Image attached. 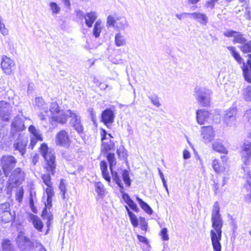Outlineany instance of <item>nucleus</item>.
<instances>
[{
    "mask_svg": "<svg viewBox=\"0 0 251 251\" xmlns=\"http://www.w3.org/2000/svg\"><path fill=\"white\" fill-rule=\"evenodd\" d=\"M110 171L113 181H115L117 184L122 182V181L117 172L115 171H114L113 169L110 170Z\"/></svg>",
    "mask_w": 251,
    "mask_h": 251,
    "instance_id": "de8ad7c7",
    "label": "nucleus"
},
{
    "mask_svg": "<svg viewBox=\"0 0 251 251\" xmlns=\"http://www.w3.org/2000/svg\"><path fill=\"white\" fill-rule=\"evenodd\" d=\"M98 17L97 14L95 11H90L85 14V23L88 27H91Z\"/></svg>",
    "mask_w": 251,
    "mask_h": 251,
    "instance_id": "5701e85b",
    "label": "nucleus"
},
{
    "mask_svg": "<svg viewBox=\"0 0 251 251\" xmlns=\"http://www.w3.org/2000/svg\"><path fill=\"white\" fill-rule=\"evenodd\" d=\"M0 33L4 36L7 35L8 34V30L5 28L4 24L2 22V17L0 16Z\"/></svg>",
    "mask_w": 251,
    "mask_h": 251,
    "instance_id": "8fccbe9b",
    "label": "nucleus"
},
{
    "mask_svg": "<svg viewBox=\"0 0 251 251\" xmlns=\"http://www.w3.org/2000/svg\"><path fill=\"white\" fill-rule=\"evenodd\" d=\"M116 19H115L112 16L109 15L107 18L106 26L107 27L109 26L115 27V24H116Z\"/></svg>",
    "mask_w": 251,
    "mask_h": 251,
    "instance_id": "09e8293b",
    "label": "nucleus"
},
{
    "mask_svg": "<svg viewBox=\"0 0 251 251\" xmlns=\"http://www.w3.org/2000/svg\"><path fill=\"white\" fill-rule=\"evenodd\" d=\"M248 42L247 39L244 37V35L240 32L237 31L234 38L233 40V43H239L244 45Z\"/></svg>",
    "mask_w": 251,
    "mask_h": 251,
    "instance_id": "72a5a7b5",
    "label": "nucleus"
},
{
    "mask_svg": "<svg viewBox=\"0 0 251 251\" xmlns=\"http://www.w3.org/2000/svg\"><path fill=\"white\" fill-rule=\"evenodd\" d=\"M25 176L24 172L20 168H17L12 172L9 180L15 185H19L24 180Z\"/></svg>",
    "mask_w": 251,
    "mask_h": 251,
    "instance_id": "ddd939ff",
    "label": "nucleus"
},
{
    "mask_svg": "<svg viewBox=\"0 0 251 251\" xmlns=\"http://www.w3.org/2000/svg\"><path fill=\"white\" fill-rule=\"evenodd\" d=\"M190 18L195 19L202 25H206L208 22V18L205 14L200 12H193L190 14Z\"/></svg>",
    "mask_w": 251,
    "mask_h": 251,
    "instance_id": "6ab92c4d",
    "label": "nucleus"
},
{
    "mask_svg": "<svg viewBox=\"0 0 251 251\" xmlns=\"http://www.w3.org/2000/svg\"><path fill=\"white\" fill-rule=\"evenodd\" d=\"M215 5V4L213 3V2H212L211 0H210L205 3V7H206L207 8H210L212 9L214 7Z\"/></svg>",
    "mask_w": 251,
    "mask_h": 251,
    "instance_id": "774afa93",
    "label": "nucleus"
},
{
    "mask_svg": "<svg viewBox=\"0 0 251 251\" xmlns=\"http://www.w3.org/2000/svg\"><path fill=\"white\" fill-rule=\"evenodd\" d=\"M223 220L220 213V206L218 201L214 202L211 212V224L212 229L210 230V236L214 251H221L222 245L220 241L222 239Z\"/></svg>",
    "mask_w": 251,
    "mask_h": 251,
    "instance_id": "f257e3e1",
    "label": "nucleus"
},
{
    "mask_svg": "<svg viewBox=\"0 0 251 251\" xmlns=\"http://www.w3.org/2000/svg\"><path fill=\"white\" fill-rule=\"evenodd\" d=\"M114 110L111 108H106L102 112L101 115V122L108 127L109 125L112 124L115 118Z\"/></svg>",
    "mask_w": 251,
    "mask_h": 251,
    "instance_id": "4468645a",
    "label": "nucleus"
},
{
    "mask_svg": "<svg viewBox=\"0 0 251 251\" xmlns=\"http://www.w3.org/2000/svg\"><path fill=\"white\" fill-rule=\"evenodd\" d=\"M64 179H61L60 182L59 186V189L60 190L61 192H67V189L66 187V185L64 183Z\"/></svg>",
    "mask_w": 251,
    "mask_h": 251,
    "instance_id": "e2e57ef3",
    "label": "nucleus"
},
{
    "mask_svg": "<svg viewBox=\"0 0 251 251\" xmlns=\"http://www.w3.org/2000/svg\"><path fill=\"white\" fill-rule=\"evenodd\" d=\"M212 147L213 150L217 152L225 154L227 153V150L219 140L214 141L212 144Z\"/></svg>",
    "mask_w": 251,
    "mask_h": 251,
    "instance_id": "b1692460",
    "label": "nucleus"
},
{
    "mask_svg": "<svg viewBox=\"0 0 251 251\" xmlns=\"http://www.w3.org/2000/svg\"><path fill=\"white\" fill-rule=\"evenodd\" d=\"M140 225L142 230L146 231L147 229L148 224L144 218L140 217Z\"/></svg>",
    "mask_w": 251,
    "mask_h": 251,
    "instance_id": "bf43d9fd",
    "label": "nucleus"
},
{
    "mask_svg": "<svg viewBox=\"0 0 251 251\" xmlns=\"http://www.w3.org/2000/svg\"><path fill=\"white\" fill-rule=\"evenodd\" d=\"M28 220L32 222L34 227L38 231H42L43 228V223L41 220L36 215L30 213L28 215Z\"/></svg>",
    "mask_w": 251,
    "mask_h": 251,
    "instance_id": "aec40b11",
    "label": "nucleus"
},
{
    "mask_svg": "<svg viewBox=\"0 0 251 251\" xmlns=\"http://www.w3.org/2000/svg\"><path fill=\"white\" fill-rule=\"evenodd\" d=\"M17 163V159L10 155H5L0 159V165L3 174L7 177L15 167Z\"/></svg>",
    "mask_w": 251,
    "mask_h": 251,
    "instance_id": "20e7f679",
    "label": "nucleus"
},
{
    "mask_svg": "<svg viewBox=\"0 0 251 251\" xmlns=\"http://www.w3.org/2000/svg\"><path fill=\"white\" fill-rule=\"evenodd\" d=\"M211 91L203 88L196 89V98L199 103L203 107H207L210 105Z\"/></svg>",
    "mask_w": 251,
    "mask_h": 251,
    "instance_id": "39448f33",
    "label": "nucleus"
},
{
    "mask_svg": "<svg viewBox=\"0 0 251 251\" xmlns=\"http://www.w3.org/2000/svg\"><path fill=\"white\" fill-rule=\"evenodd\" d=\"M16 242L21 251H30L33 247V243L23 232L19 233L16 238Z\"/></svg>",
    "mask_w": 251,
    "mask_h": 251,
    "instance_id": "0eeeda50",
    "label": "nucleus"
},
{
    "mask_svg": "<svg viewBox=\"0 0 251 251\" xmlns=\"http://www.w3.org/2000/svg\"><path fill=\"white\" fill-rule=\"evenodd\" d=\"M136 201L138 202L141 207L148 214L151 215L152 214V210L150 205L146 202L143 201L141 198L136 197Z\"/></svg>",
    "mask_w": 251,
    "mask_h": 251,
    "instance_id": "7c9ffc66",
    "label": "nucleus"
},
{
    "mask_svg": "<svg viewBox=\"0 0 251 251\" xmlns=\"http://www.w3.org/2000/svg\"><path fill=\"white\" fill-rule=\"evenodd\" d=\"M116 20L117 22L115 27L117 30H125L128 26V24L125 18L118 17L116 18Z\"/></svg>",
    "mask_w": 251,
    "mask_h": 251,
    "instance_id": "393cba45",
    "label": "nucleus"
},
{
    "mask_svg": "<svg viewBox=\"0 0 251 251\" xmlns=\"http://www.w3.org/2000/svg\"><path fill=\"white\" fill-rule=\"evenodd\" d=\"M160 234L163 240L167 241L169 239L168 234V230L166 228H163L161 229Z\"/></svg>",
    "mask_w": 251,
    "mask_h": 251,
    "instance_id": "864d4df0",
    "label": "nucleus"
},
{
    "mask_svg": "<svg viewBox=\"0 0 251 251\" xmlns=\"http://www.w3.org/2000/svg\"><path fill=\"white\" fill-rule=\"evenodd\" d=\"M49 112L50 113L49 115L53 121L60 124L66 123L67 110H60L56 102L51 103L49 113Z\"/></svg>",
    "mask_w": 251,
    "mask_h": 251,
    "instance_id": "7ed1b4c3",
    "label": "nucleus"
},
{
    "mask_svg": "<svg viewBox=\"0 0 251 251\" xmlns=\"http://www.w3.org/2000/svg\"><path fill=\"white\" fill-rule=\"evenodd\" d=\"M237 31L231 30V29H228L226 31H225L224 32L223 34L225 36L227 37H235L236 33Z\"/></svg>",
    "mask_w": 251,
    "mask_h": 251,
    "instance_id": "603ef678",
    "label": "nucleus"
},
{
    "mask_svg": "<svg viewBox=\"0 0 251 251\" xmlns=\"http://www.w3.org/2000/svg\"><path fill=\"white\" fill-rule=\"evenodd\" d=\"M209 117V112L208 111L203 109L198 110L196 112V118L198 124L200 125L204 124Z\"/></svg>",
    "mask_w": 251,
    "mask_h": 251,
    "instance_id": "4be33fe9",
    "label": "nucleus"
},
{
    "mask_svg": "<svg viewBox=\"0 0 251 251\" xmlns=\"http://www.w3.org/2000/svg\"><path fill=\"white\" fill-rule=\"evenodd\" d=\"M107 160L109 163L110 170L113 169V167L116 164V159L114 153L109 152L106 155Z\"/></svg>",
    "mask_w": 251,
    "mask_h": 251,
    "instance_id": "4c0bfd02",
    "label": "nucleus"
},
{
    "mask_svg": "<svg viewBox=\"0 0 251 251\" xmlns=\"http://www.w3.org/2000/svg\"><path fill=\"white\" fill-rule=\"evenodd\" d=\"M239 48L244 53L248 54V56L251 59V41H248L244 45L239 46Z\"/></svg>",
    "mask_w": 251,
    "mask_h": 251,
    "instance_id": "473e14b6",
    "label": "nucleus"
},
{
    "mask_svg": "<svg viewBox=\"0 0 251 251\" xmlns=\"http://www.w3.org/2000/svg\"><path fill=\"white\" fill-rule=\"evenodd\" d=\"M24 196V190L23 189H20L16 193V200L19 201L21 202Z\"/></svg>",
    "mask_w": 251,
    "mask_h": 251,
    "instance_id": "4d7b16f0",
    "label": "nucleus"
},
{
    "mask_svg": "<svg viewBox=\"0 0 251 251\" xmlns=\"http://www.w3.org/2000/svg\"><path fill=\"white\" fill-rule=\"evenodd\" d=\"M15 63L12 59L7 56L3 55L1 58V67L7 75L12 74L15 69Z\"/></svg>",
    "mask_w": 251,
    "mask_h": 251,
    "instance_id": "f8f14e48",
    "label": "nucleus"
},
{
    "mask_svg": "<svg viewBox=\"0 0 251 251\" xmlns=\"http://www.w3.org/2000/svg\"><path fill=\"white\" fill-rule=\"evenodd\" d=\"M49 6L52 14L57 15L59 13L61 8L56 2H50Z\"/></svg>",
    "mask_w": 251,
    "mask_h": 251,
    "instance_id": "79ce46f5",
    "label": "nucleus"
},
{
    "mask_svg": "<svg viewBox=\"0 0 251 251\" xmlns=\"http://www.w3.org/2000/svg\"><path fill=\"white\" fill-rule=\"evenodd\" d=\"M122 178L126 186L129 187L131 185V179L129 177V172L126 170H124L122 172Z\"/></svg>",
    "mask_w": 251,
    "mask_h": 251,
    "instance_id": "ea45409f",
    "label": "nucleus"
},
{
    "mask_svg": "<svg viewBox=\"0 0 251 251\" xmlns=\"http://www.w3.org/2000/svg\"><path fill=\"white\" fill-rule=\"evenodd\" d=\"M116 153L120 158L125 159L126 157V151L123 146H121L117 149Z\"/></svg>",
    "mask_w": 251,
    "mask_h": 251,
    "instance_id": "37998d69",
    "label": "nucleus"
},
{
    "mask_svg": "<svg viewBox=\"0 0 251 251\" xmlns=\"http://www.w3.org/2000/svg\"><path fill=\"white\" fill-rule=\"evenodd\" d=\"M137 237L138 240L140 242H142L145 244H148V241L145 237L140 235H137Z\"/></svg>",
    "mask_w": 251,
    "mask_h": 251,
    "instance_id": "338daca9",
    "label": "nucleus"
},
{
    "mask_svg": "<svg viewBox=\"0 0 251 251\" xmlns=\"http://www.w3.org/2000/svg\"><path fill=\"white\" fill-rule=\"evenodd\" d=\"M122 198L123 199L124 201H125V202L126 204L128 203L129 201H131L132 200L130 198V197L129 196V195L127 193H124V194L122 195Z\"/></svg>",
    "mask_w": 251,
    "mask_h": 251,
    "instance_id": "0e129e2a",
    "label": "nucleus"
},
{
    "mask_svg": "<svg viewBox=\"0 0 251 251\" xmlns=\"http://www.w3.org/2000/svg\"><path fill=\"white\" fill-rule=\"evenodd\" d=\"M128 206L133 210L136 212H138L139 211V208L138 207L136 203L132 200L131 201H129L128 203H127Z\"/></svg>",
    "mask_w": 251,
    "mask_h": 251,
    "instance_id": "5fc2aeb1",
    "label": "nucleus"
},
{
    "mask_svg": "<svg viewBox=\"0 0 251 251\" xmlns=\"http://www.w3.org/2000/svg\"><path fill=\"white\" fill-rule=\"evenodd\" d=\"M244 17L249 21L251 20V12L249 7L248 6L246 7Z\"/></svg>",
    "mask_w": 251,
    "mask_h": 251,
    "instance_id": "680f3d73",
    "label": "nucleus"
},
{
    "mask_svg": "<svg viewBox=\"0 0 251 251\" xmlns=\"http://www.w3.org/2000/svg\"><path fill=\"white\" fill-rule=\"evenodd\" d=\"M101 22L100 20H99L97 21L94 24V26L93 30V35L96 38H98L100 36V33L101 32Z\"/></svg>",
    "mask_w": 251,
    "mask_h": 251,
    "instance_id": "f704fd0d",
    "label": "nucleus"
},
{
    "mask_svg": "<svg viewBox=\"0 0 251 251\" xmlns=\"http://www.w3.org/2000/svg\"><path fill=\"white\" fill-rule=\"evenodd\" d=\"M242 155L243 164L242 165L241 170H246L248 167V165L251 158V143L247 142L244 144L242 151Z\"/></svg>",
    "mask_w": 251,
    "mask_h": 251,
    "instance_id": "1a4fd4ad",
    "label": "nucleus"
},
{
    "mask_svg": "<svg viewBox=\"0 0 251 251\" xmlns=\"http://www.w3.org/2000/svg\"><path fill=\"white\" fill-rule=\"evenodd\" d=\"M201 134L205 142L211 141L214 137L213 127L211 126H202Z\"/></svg>",
    "mask_w": 251,
    "mask_h": 251,
    "instance_id": "f3484780",
    "label": "nucleus"
},
{
    "mask_svg": "<svg viewBox=\"0 0 251 251\" xmlns=\"http://www.w3.org/2000/svg\"><path fill=\"white\" fill-rule=\"evenodd\" d=\"M237 109L235 107L229 108L224 116V121L228 126H230L236 119Z\"/></svg>",
    "mask_w": 251,
    "mask_h": 251,
    "instance_id": "dca6fc26",
    "label": "nucleus"
},
{
    "mask_svg": "<svg viewBox=\"0 0 251 251\" xmlns=\"http://www.w3.org/2000/svg\"><path fill=\"white\" fill-rule=\"evenodd\" d=\"M212 167L214 170L215 172L217 173H219L223 171L224 169V168L219 164L218 160L216 159H215L213 160Z\"/></svg>",
    "mask_w": 251,
    "mask_h": 251,
    "instance_id": "a19ab883",
    "label": "nucleus"
},
{
    "mask_svg": "<svg viewBox=\"0 0 251 251\" xmlns=\"http://www.w3.org/2000/svg\"><path fill=\"white\" fill-rule=\"evenodd\" d=\"M39 149L40 153L46 161L45 168L48 172V174L42 175L41 178L45 185L50 187L52 185L50 175H54L55 173L56 164L55 152L53 149H49L45 143L42 144Z\"/></svg>",
    "mask_w": 251,
    "mask_h": 251,
    "instance_id": "f03ea898",
    "label": "nucleus"
},
{
    "mask_svg": "<svg viewBox=\"0 0 251 251\" xmlns=\"http://www.w3.org/2000/svg\"><path fill=\"white\" fill-rule=\"evenodd\" d=\"M128 216L132 226L134 227H137L139 224V221L137 216L133 213H130V215Z\"/></svg>",
    "mask_w": 251,
    "mask_h": 251,
    "instance_id": "c03bdc74",
    "label": "nucleus"
},
{
    "mask_svg": "<svg viewBox=\"0 0 251 251\" xmlns=\"http://www.w3.org/2000/svg\"><path fill=\"white\" fill-rule=\"evenodd\" d=\"M76 18L80 20H83L85 19V14H84L83 12L80 10H77L75 11Z\"/></svg>",
    "mask_w": 251,
    "mask_h": 251,
    "instance_id": "052dcab7",
    "label": "nucleus"
},
{
    "mask_svg": "<svg viewBox=\"0 0 251 251\" xmlns=\"http://www.w3.org/2000/svg\"><path fill=\"white\" fill-rule=\"evenodd\" d=\"M149 98L150 99L153 104H154L155 106L157 107L160 106V103L159 101V99L156 95H151L149 97Z\"/></svg>",
    "mask_w": 251,
    "mask_h": 251,
    "instance_id": "3c124183",
    "label": "nucleus"
},
{
    "mask_svg": "<svg viewBox=\"0 0 251 251\" xmlns=\"http://www.w3.org/2000/svg\"><path fill=\"white\" fill-rule=\"evenodd\" d=\"M15 141L13 144L15 150L18 151L21 155L24 157L25 152L28 140L22 135H20L14 140Z\"/></svg>",
    "mask_w": 251,
    "mask_h": 251,
    "instance_id": "9d476101",
    "label": "nucleus"
},
{
    "mask_svg": "<svg viewBox=\"0 0 251 251\" xmlns=\"http://www.w3.org/2000/svg\"><path fill=\"white\" fill-rule=\"evenodd\" d=\"M6 131L4 128H1L0 130V146L3 145H10L11 143L15 140V139L11 138V133L9 134L5 133Z\"/></svg>",
    "mask_w": 251,
    "mask_h": 251,
    "instance_id": "412c9836",
    "label": "nucleus"
},
{
    "mask_svg": "<svg viewBox=\"0 0 251 251\" xmlns=\"http://www.w3.org/2000/svg\"><path fill=\"white\" fill-rule=\"evenodd\" d=\"M25 118H22L18 115L15 117L11 123V128L10 131L11 133V138L16 139L19 135H21L19 133L20 131L24 130L25 128L24 119Z\"/></svg>",
    "mask_w": 251,
    "mask_h": 251,
    "instance_id": "423d86ee",
    "label": "nucleus"
},
{
    "mask_svg": "<svg viewBox=\"0 0 251 251\" xmlns=\"http://www.w3.org/2000/svg\"><path fill=\"white\" fill-rule=\"evenodd\" d=\"M190 14H191V13L184 12L181 14H176V16L179 20H181L182 19L185 18L186 15H189L190 16Z\"/></svg>",
    "mask_w": 251,
    "mask_h": 251,
    "instance_id": "69168bd1",
    "label": "nucleus"
},
{
    "mask_svg": "<svg viewBox=\"0 0 251 251\" xmlns=\"http://www.w3.org/2000/svg\"><path fill=\"white\" fill-rule=\"evenodd\" d=\"M241 173L244 174L243 177L246 178L247 183L251 187V171H250V175H248L247 171L246 172L241 171Z\"/></svg>",
    "mask_w": 251,
    "mask_h": 251,
    "instance_id": "13d9d810",
    "label": "nucleus"
},
{
    "mask_svg": "<svg viewBox=\"0 0 251 251\" xmlns=\"http://www.w3.org/2000/svg\"><path fill=\"white\" fill-rule=\"evenodd\" d=\"M43 139L41 136H39V137L33 136L30 139V143L29 146V148L32 150L37 143L38 141H42Z\"/></svg>",
    "mask_w": 251,
    "mask_h": 251,
    "instance_id": "a18cd8bd",
    "label": "nucleus"
},
{
    "mask_svg": "<svg viewBox=\"0 0 251 251\" xmlns=\"http://www.w3.org/2000/svg\"><path fill=\"white\" fill-rule=\"evenodd\" d=\"M2 248L3 251H13V246L11 241L7 239H4L2 242Z\"/></svg>",
    "mask_w": 251,
    "mask_h": 251,
    "instance_id": "58836bf2",
    "label": "nucleus"
},
{
    "mask_svg": "<svg viewBox=\"0 0 251 251\" xmlns=\"http://www.w3.org/2000/svg\"><path fill=\"white\" fill-rule=\"evenodd\" d=\"M100 167L102 175L104 179L108 182H110L111 178L107 170V164L104 160L101 161L100 164Z\"/></svg>",
    "mask_w": 251,
    "mask_h": 251,
    "instance_id": "a878e982",
    "label": "nucleus"
},
{
    "mask_svg": "<svg viewBox=\"0 0 251 251\" xmlns=\"http://www.w3.org/2000/svg\"><path fill=\"white\" fill-rule=\"evenodd\" d=\"M12 107L9 103L4 101H0V119L7 122L10 118Z\"/></svg>",
    "mask_w": 251,
    "mask_h": 251,
    "instance_id": "9b49d317",
    "label": "nucleus"
},
{
    "mask_svg": "<svg viewBox=\"0 0 251 251\" xmlns=\"http://www.w3.org/2000/svg\"><path fill=\"white\" fill-rule=\"evenodd\" d=\"M115 43L117 47H121L126 45V38L121 33H117L115 36Z\"/></svg>",
    "mask_w": 251,
    "mask_h": 251,
    "instance_id": "c756f323",
    "label": "nucleus"
},
{
    "mask_svg": "<svg viewBox=\"0 0 251 251\" xmlns=\"http://www.w3.org/2000/svg\"><path fill=\"white\" fill-rule=\"evenodd\" d=\"M12 215L10 211L3 213L1 216V221L4 223H8L10 221H14L15 220V212H13Z\"/></svg>",
    "mask_w": 251,
    "mask_h": 251,
    "instance_id": "c9c22d12",
    "label": "nucleus"
},
{
    "mask_svg": "<svg viewBox=\"0 0 251 251\" xmlns=\"http://www.w3.org/2000/svg\"><path fill=\"white\" fill-rule=\"evenodd\" d=\"M46 193L47 195L46 201L45 202V204L46 208H45L43 211L42 215L43 217L44 216V214L47 212V208L50 209L52 206V198L54 195V191L52 186L48 187V188H46Z\"/></svg>",
    "mask_w": 251,
    "mask_h": 251,
    "instance_id": "a211bd4d",
    "label": "nucleus"
},
{
    "mask_svg": "<svg viewBox=\"0 0 251 251\" xmlns=\"http://www.w3.org/2000/svg\"><path fill=\"white\" fill-rule=\"evenodd\" d=\"M35 105L40 110H42L46 113H48L47 103H45L42 97H36L35 100Z\"/></svg>",
    "mask_w": 251,
    "mask_h": 251,
    "instance_id": "bb28decb",
    "label": "nucleus"
},
{
    "mask_svg": "<svg viewBox=\"0 0 251 251\" xmlns=\"http://www.w3.org/2000/svg\"><path fill=\"white\" fill-rule=\"evenodd\" d=\"M226 49L230 51L231 55L234 58V59L239 64H241L243 60V59L241 57L236 48L233 46H227Z\"/></svg>",
    "mask_w": 251,
    "mask_h": 251,
    "instance_id": "cd10ccee",
    "label": "nucleus"
},
{
    "mask_svg": "<svg viewBox=\"0 0 251 251\" xmlns=\"http://www.w3.org/2000/svg\"><path fill=\"white\" fill-rule=\"evenodd\" d=\"M56 142L57 145L68 147L70 144V140L68 133L63 130L58 132L56 135Z\"/></svg>",
    "mask_w": 251,
    "mask_h": 251,
    "instance_id": "2eb2a0df",
    "label": "nucleus"
},
{
    "mask_svg": "<svg viewBox=\"0 0 251 251\" xmlns=\"http://www.w3.org/2000/svg\"><path fill=\"white\" fill-rule=\"evenodd\" d=\"M114 143L111 140L109 141V142H102L101 147V151L103 152H107L110 151L114 147Z\"/></svg>",
    "mask_w": 251,
    "mask_h": 251,
    "instance_id": "e433bc0d",
    "label": "nucleus"
},
{
    "mask_svg": "<svg viewBox=\"0 0 251 251\" xmlns=\"http://www.w3.org/2000/svg\"><path fill=\"white\" fill-rule=\"evenodd\" d=\"M242 69L245 80L249 83H251V69H250L245 62L243 63Z\"/></svg>",
    "mask_w": 251,
    "mask_h": 251,
    "instance_id": "c85d7f7f",
    "label": "nucleus"
},
{
    "mask_svg": "<svg viewBox=\"0 0 251 251\" xmlns=\"http://www.w3.org/2000/svg\"><path fill=\"white\" fill-rule=\"evenodd\" d=\"M10 210V205L8 202H5L0 204V213L9 212Z\"/></svg>",
    "mask_w": 251,
    "mask_h": 251,
    "instance_id": "49530a36",
    "label": "nucleus"
},
{
    "mask_svg": "<svg viewBox=\"0 0 251 251\" xmlns=\"http://www.w3.org/2000/svg\"><path fill=\"white\" fill-rule=\"evenodd\" d=\"M28 130L32 134L33 136H37L38 137H39V136H41V135L39 134L35 126L32 125H30L29 126Z\"/></svg>",
    "mask_w": 251,
    "mask_h": 251,
    "instance_id": "6e6d98bb",
    "label": "nucleus"
},
{
    "mask_svg": "<svg viewBox=\"0 0 251 251\" xmlns=\"http://www.w3.org/2000/svg\"><path fill=\"white\" fill-rule=\"evenodd\" d=\"M66 115L67 118L68 117L71 118L70 123L75 129L78 133H82L83 131V127L81 124L80 117L71 110H67Z\"/></svg>",
    "mask_w": 251,
    "mask_h": 251,
    "instance_id": "6e6552de",
    "label": "nucleus"
},
{
    "mask_svg": "<svg viewBox=\"0 0 251 251\" xmlns=\"http://www.w3.org/2000/svg\"><path fill=\"white\" fill-rule=\"evenodd\" d=\"M95 191L97 193L98 196L103 197L104 196L105 189L103 184L101 182H96L94 183Z\"/></svg>",
    "mask_w": 251,
    "mask_h": 251,
    "instance_id": "2f4dec72",
    "label": "nucleus"
}]
</instances>
